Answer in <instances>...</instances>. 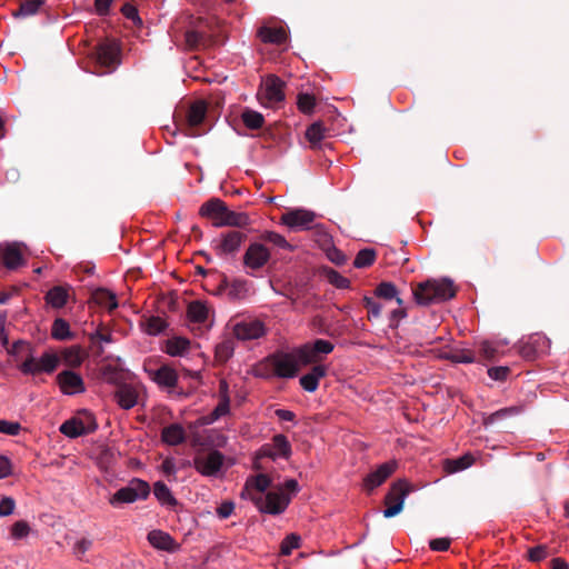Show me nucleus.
Wrapping results in <instances>:
<instances>
[{
    "label": "nucleus",
    "instance_id": "obj_46",
    "mask_svg": "<svg viewBox=\"0 0 569 569\" xmlns=\"http://www.w3.org/2000/svg\"><path fill=\"white\" fill-rule=\"evenodd\" d=\"M234 351V342L231 339H226L216 347V359L224 363L227 362L233 355Z\"/></svg>",
    "mask_w": 569,
    "mask_h": 569
},
{
    "label": "nucleus",
    "instance_id": "obj_47",
    "mask_svg": "<svg viewBox=\"0 0 569 569\" xmlns=\"http://www.w3.org/2000/svg\"><path fill=\"white\" fill-rule=\"evenodd\" d=\"M362 301H363L365 308L368 311V313H367L368 320L372 321V320L379 319L381 316L382 309L385 307L383 303L376 300L375 298H370V297H365Z\"/></svg>",
    "mask_w": 569,
    "mask_h": 569
},
{
    "label": "nucleus",
    "instance_id": "obj_42",
    "mask_svg": "<svg viewBox=\"0 0 569 569\" xmlns=\"http://www.w3.org/2000/svg\"><path fill=\"white\" fill-rule=\"evenodd\" d=\"M241 119H242L244 126L252 130L262 128V126L264 123L263 116L260 112L251 110V109H244L241 114Z\"/></svg>",
    "mask_w": 569,
    "mask_h": 569
},
{
    "label": "nucleus",
    "instance_id": "obj_40",
    "mask_svg": "<svg viewBox=\"0 0 569 569\" xmlns=\"http://www.w3.org/2000/svg\"><path fill=\"white\" fill-rule=\"evenodd\" d=\"M296 357L302 365L317 363L321 357L312 349L311 343H306L296 350Z\"/></svg>",
    "mask_w": 569,
    "mask_h": 569
},
{
    "label": "nucleus",
    "instance_id": "obj_17",
    "mask_svg": "<svg viewBox=\"0 0 569 569\" xmlns=\"http://www.w3.org/2000/svg\"><path fill=\"white\" fill-rule=\"evenodd\" d=\"M397 469L396 461H387L380 465L375 471L370 472L363 480L366 490L372 491L381 486Z\"/></svg>",
    "mask_w": 569,
    "mask_h": 569
},
{
    "label": "nucleus",
    "instance_id": "obj_59",
    "mask_svg": "<svg viewBox=\"0 0 569 569\" xmlns=\"http://www.w3.org/2000/svg\"><path fill=\"white\" fill-rule=\"evenodd\" d=\"M328 280L331 284L336 286L339 289L348 288L350 284L349 279L341 276L339 272H337L333 269H330L327 273Z\"/></svg>",
    "mask_w": 569,
    "mask_h": 569
},
{
    "label": "nucleus",
    "instance_id": "obj_50",
    "mask_svg": "<svg viewBox=\"0 0 569 569\" xmlns=\"http://www.w3.org/2000/svg\"><path fill=\"white\" fill-rule=\"evenodd\" d=\"M230 411V402L219 400L217 407L207 416L202 417L203 425H211Z\"/></svg>",
    "mask_w": 569,
    "mask_h": 569
},
{
    "label": "nucleus",
    "instance_id": "obj_64",
    "mask_svg": "<svg viewBox=\"0 0 569 569\" xmlns=\"http://www.w3.org/2000/svg\"><path fill=\"white\" fill-rule=\"evenodd\" d=\"M311 345L312 349L319 355V357L332 352L335 348L332 342L325 339H317Z\"/></svg>",
    "mask_w": 569,
    "mask_h": 569
},
{
    "label": "nucleus",
    "instance_id": "obj_11",
    "mask_svg": "<svg viewBox=\"0 0 569 569\" xmlns=\"http://www.w3.org/2000/svg\"><path fill=\"white\" fill-rule=\"evenodd\" d=\"M269 361L279 378H293L299 371L296 353H276L269 357Z\"/></svg>",
    "mask_w": 569,
    "mask_h": 569
},
{
    "label": "nucleus",
    "instance_id": "obj_27",
    "mask_svg": "<svg viewBox=\"0 0 569 569\" xmlns=\"http://www.w3.org/2000/svg\"><path fill=\"white\" fill-rule=\"evenodd\" d=\"M190 348V340L183 337H173L166 341L163 351L171 357H181Z\"/></svg>",
    "mask_w": 569,
    "mask_h": 569
},
{
    "label": "nucleus",
    "instance_id": "obj_34",
    "mask_svg": "<svg viewBox=\"0 0 569 569\" xmlns=\"http://www.w3.org/2000/svg\"><path fill=\"white\" fill-rule=\"evenodd\" d=\"M258 36L261 41L276 44H281L287 39L286 31L282 28L261 27Z\"/></svg>",
    "mask_w": 569,
    "mask_h": 569
},
{
    "label": "nucleus",
    "instance_id": "obj_5",
    "mask_svg": "<svg viewBox=\"0 0 569 569\" xmlns=\"http://www.w3.org/2000/svg\"><path fill=\"white\" fill-rule=\"evenodd\" d=\"M91 54L100 74L110 73L120 64V49L113 41L98 43Z\"/></svg>",
    "mask_w": 569,
    "mask_h": 569
},
{
    "label": "nucleus",
    "instance_id": "obj_23",
    "mask_svg": "<svg viewBox=\"0 0 569 569\" xmlns=\"http://www.w3.org/2000/svg\"><path fill=\"white\" fill-rule=\"evenodd\" d=\"M1 253V262L8 269H17L20 264H22V254L20 249L16 244H7L6 247H0Z\"/></svg>",
    "mask_w": 569,
    "mask_h": 569
},
{
    "label": "nucleus",
    "instance_id": "obj_7",
    "mask_svg": "<svg viewBox=\"0 0 569 569\" xmlns=\"http://www.w3.org/2000/svg\"><path fill=\"white\" fill-rule=\"evenodd\" d=\"M411 489V486L405 479L395 481L385 497L387 508L383 510V517L392 518L399 515L403 509L405 499Z\"/></svg>",
    "mask_w": 569,
    "mask_h": 569
},
{
    "label": "nucleus",
    "instance_id": "obj_21",
    "mask_svg": "<svg viewBox=\"0 0 569 569\" xmlns=\"http://www.w3.org/2000/svg\"><path fill=\"white\" fill-rule=\"evenodd\" d=\"M327 375V367L323 365H316L311 368L310 372L300 378V386L308 392H315L318 389L319 380Z\"/></svg>",
    "mask_w": 569,
    "mask_h": 569
},
{
    "label": "nucleus",
    "instance_id": "obj_29",
    "mask_svg": "<svg viewBox=\"0 0 569 569\" xmlns=\"http://www.w3.org/2000/svg\"><path fill=\"white\" fill-rule=\"evenodd\" d=\"M375 296L376 298L383 299L386 301L395 299L398 306L403 305V300L399 297L397 287L389 281L380 282L375 289Z\"/></svg>",
    "mask_w": 569,
    "mask_h": 569
},
{
    "label": "nucleus",
    "instance_id": "obj_25",
    "mask_svg": "<svg viewBox=\"0 0 569 569\" xmlns=\"http://www.w3.org/2000/svg\"><path fill=\"white\" fill-rule=\"evenodd\" d=\"M148 541L159 550L173 551L176 548L172 537L161 530L150 531L148 533Z\"/></svg>",
    "mask_w": 569,
    "mask_h": 569
},
{
    "label": "nucleus",
    "instance_id": "obj_30",
    "mask_svg": "<svg viewBox=\"0 0 569 569\" xmlns=\"http://www.w3.org/2000/svg\"><path fill=\"white\" fill-rule=\"evenodd\" d=\"M251 223L250 217L246 212H237L227 208L223 221L218 222L222 227L244 228Z\"/></svg>",
    "mask_w": 569,
    "mask_h": 569
},
{
    "label": "nucleus",
    "instance_id": "obj_36",
    "mask_svg": "<svg viewBox=\"0 0 569 569\" xmlns=\"http://www.w3.org/2000/svg\"><path fill=\"white\" fill-rule=\"evenodd\" d=\"M475 459L470 453H466L457 459L443 460V469L447 473H455L469 468Z\"/></svg>",
    "mask_w": 569,
    "mask_h": 569
},
{
    "label": "nucleus",
    "instance_id": "obj_26",
    "mask_svg": "<svg viewBox=\"0 0 569 569\" xmlns=\"http://www.w3.org/2000/svg\"><path fill=\"white\" fill-rule=\"evenodd\" d=\"M91 300L109 311L114 310L118 307L117 297L113 292L104 288H98L92 291Z\"/></svg>",
    "mask_w": 569,
    "mask_h": 569
},
{
    "label": "nucleus",
    "instance_id": "obj_1",
    "mask_svg": "<svg viewBox=\"0 0 569 569\" xmlns=\"http://www.w3.org/2000/svg\"><path fill=\"white\" fill-rule=\"evenodd\" d=\"M415 301L419 306H429L447 301L456 296L453 282L449 279H428L412 289Z\"/></svg>",
    "mask_w": 569,
    "mask_h": 569
},
{
    "label": "nucleus",
    "instance_id": "obj_41",
    "mask_svg": "<svg viewBox=\"0 0 569 569\" xmlns=\"http://www.w3.org/2000/svg\"><path fill=\"white\" fill-rule=\"evenodd\" d=\"M62 360L67 366L79 367L83 361V353L79 346L66 348L61 353Z\"/></svg>",
    "mask_w": 569,
    "mask_h": 569
},
{
    "label": "nucleus",
    "instance_id": "obj_45",
    "mask_svg": "<svg viewBox=\"0 0 569 569\" xmlns=\"http://www.w3.org/2000/svg\"><path fill=\"white\" fill-rule=\"evenodd\" d=\"M376 257L377 253L375 249L365 248L357 253L353 266L359 269L370 267L375 262Z\"/></svg>",
    "mask_w": 569,
    "mask_h": 569
},
{
    "label": "nucleus",
    "instance_id": "obj_12",
    "mask_svg": "<svg viewBox=\"0 0 569 569\" xmlns=\"http://www.w3.org/2000/svg\"><path fill=\"white\" fill-rule=\"evenodd\" d=\"M316 219V213L306 209L289 210L281 216V222L293 230L309 229Z\"/></svg>",
    "mask_w": 569,
    "mask_h": 569
},
{
    "label": "nucleus",
    "instance_id": "obj_24",
    "mask_svg": "<svg viewBox=\"0 0 569 569\" xmlns=\"http://www.w3.org/2000/svg\"><path fill=\"white\" fill-rule=\"evenodd\" d=\"M161 439L169 446H178L186 440V431L179 423L164 427L161 431Z\"/></svg>",
    "mask_w": 569,
    "mask_h": 569
},
{
    "label": "nucleus",
    "instance_id": "obj_16",
    "mask_svg": "<svg viewBox=\"0 0 569 569\" xmlns=\"http://www.w3.org/2000/svg\"><path fill=\"white\" fill-rule=\"evenodd\" d=\"M233 335L243 341L259 339L266 335V328L259 320L241 321L234 325Z\"/></svg>",
    "mask_w": 569,
    "mask_h": 569
},
{
    "label": "nucleus",
    "instance_id": "obj_61",
    "mask_svg": "<svg viewBox=\"0 0 569 569\" xmlns=\"http://www.w3.org/2000/svg\"><path fill=\"white\" fill-rule=\"evenodd\" d=\"M512 412V409H500L487 417L483 418V426L486 428L492 427L498 420L505 419L506 417L510 416Z\"/></svg>",
    "mask_w": 569,
    "mask_h": 569
},
{
    "label": "nucleus",
    "instance_id": "obj_43",
    "mask_svg": "<svg viewBox=\"0 0 569 569\" xmlns=\"http://www.w3.org/2000/svg\"><path fill=\"white\" fill-rule=\"evenodd\" d=\"M248 295V282L242 279L231 281L227 296L230 300H241Z\"/></svg>",
    "mask_w": 569,
    "mask_h": 569
},
{
    "label": "nucleus",
    "instance_id": "obj_31",
    "mask_svg": "<svg viewBox=\"0 0 569 569\" xmlns=\"http://www.w3.org/2000/svg\"><path fill=\"white\" fill-rule=\"evenodd\" d=\"M153 495L163 506L170 508H176L178 506V500L173 497L169 487L162 481H157L153 485Z\"/></svg>",
    "mask_w": 569,
    "mask_h": 569
},
{
    "label": "nucleus",
    "instance_id": "obj_28",
    "mask_svg": "<svg viewBox=\"0 0 569 569\" xmlns=\"http://www.w3.org/2000/svg\"><path fill=\"white\" fill-rule=\"evenodd\" d=\"M441 358L449 360L453 363H472L477 358L470 349H450L441 353Z\"/></svg>",
    "mask_w": 569,
    "mask_h": 569
},
{
    "label": "nucleus",
    "instance_id": "obj_57",
    "mask_svg": "<svg viewBox=\"0 0 569 569\" xmlns=\"http://www.w3.org/2000/svg\"><path fill=\"white\" fill-rule=\"evenodd\" d=\"M479 353L480 356L488 361L496 360L498 356L497 348L489 341L485 340L479 343Z\"/></svg>",
    "mask_w": 569,
    "mask_h": 569
},
{
    "label": "nucleus",
    "instance_id": "obj_32",
    "mask_svg": "<svg viewBox=\"0 0 569 569\" xmlns=\"http://www.w3.org/2000/svg\"><path fill=\"white\" fill-rule=\"evenodd\" d=\"M184 44L189 50H199L209 44V39L206 33L198 30H187L184 32Z\"/></svg>",
    "mask_w": 569,
    "mask_h": 569
},
{
    "label": "nucleus",
    "instance_id": "obj_10",
    "mask_svg": "<svg viewBox=\"0 0 569 569\" xmlns=\"http://www.w3.org/2000/svg\"><path fill=\"white\" fill-rule=\"evenodd\" d=\"M292 449L287 437L279 433L273 436L271 443H264L257 451V458H270L276 460L277 458L288 459L291 456Z\"/></svg>",
    "mask_w": 569,
    "mask_h": 569
},
{
    "label": "nucleus",
    "instance_id": "obj_51",
    "mask_svg": "<svg viewBox=\"0 0 569 569\" xmlns=\"http://www.w3.org/2000/svg\"><path fill=\"white\" fill-rule=\"evenodd\" d=\"M167 322L160 317H150L144 322V331L150 336H157L167 328Z\"/></svg>",
    "mask_w": 569,
    "mask_h": 569
},
{
    "label": "nucleus",
    "instance_id": "obj_6",
    "mask_svg": "<svg viewBox=\"0 0 569 569\" xmlns=\"http://www.w3.org/2000/svg\"><path fill=\"white\" fill-rule=\"evenodd\" d=\"M251 501L260 512L280 515L289 506L291 497L279 488V491H269L266 495H251Z\"/></svg>",
    "mask_w": 569,
    "mask_h": 569
},
{
    "label": "nucleus",
    "instance_id": "obj_20",
    "mask_svg": "<svg viewBox=\"0 0 569 569\" xmlns=\"http://www.w3.org/2000/svg\"><path fill=\"white\" fill-rule=\"evenodd\" d=\"M114 398L122 409L129 410L137 405L138 392L134 387L124 383L118 387Z\"/></svg>",
    "mask_w": 569,
    "mask_h": 569
},
{
    "label": "nucleus",
    "instance_id": "obj_53",
    "mask_svg": "<svg viewBox=\"0 0 569 569\" xmlns=\"http://www.w3.org/2000/svg\"><path fill=\"white\" fill-rule=\"evenodd\" d=\"M297 104L302 113L310 114L316 107V99L309 93H299Z\"/></svg>",
    "mask_w": 569,
    "mask_h": 569
},
{
    "label": "nucleus",
    "instance_id": "obj_63",
    "mask_svg": "<svg viewBox=\"0 0 569 569\" xmlns=\"http://www.w3.org/2000/svg\"><path fill=\"white\" fill-rule=\"evenodd\" d=\"M29 531H30V527H29L28 522L24 520H19L17 522H14L11 527V536L14 539H21V538L27 537Z\"/></svg>",
    "mask_w": 569,
    "mask_h": 569
},
{
    "label": "nucleus",
    "instance_id": "obj_35",
    "mask_svg": "<svg viewBox=\"0 0 569 569\" xmlns=\"http://www.w3.org/2000/svg\"><path fill=\"white\" fill-rule=\"evenodd\" d=\"M326 132L327 128L321 121H316L307 128L306 138L310 142L312 149H317L320 146L322 139L326 138Z\"/></svg>",
    "mask_w": 569,
    "mask_h": 569
},
{
    "label": "nucleus",
    "instance_id": "obj_19",
    "mask_svg": "<svg viewBox=\"0 0 569 569\" xmlns=\"http://www.w3.org/2000/svg\"><path fill=\"white\" fill-rule=\"evenodd\" d=\"M150 378L160 387L173 389L178 383V373L177 371L163 365L156 370H149Z\"/></svg>",
    "mask_w": 569,
    "mask_h": 569
},
{
    "label": "nucleus",
    "instance_id": "obj_8",
    "mask_svg": "<svg viewBox=\"0 0 569 569\" xmlns=\"http://www.w3.org/2000/svg\"><path fill=\"white\" fill-rule=\"evenodd\" d=\"M224 456L218 450L197 455L193 458L194 469L204 477H217L223 466Z\"/></svg>",
    "mask_w": 569,
    "mask_h": 569
},
{
    "label": "nucleus",
    "instance_id": "obj_39",
    "mask_svg": "<svg viewBox=\"0 0 569 569\" xmlns=\"http://www.w3.org/2000/svg\"><path fill=\"white\" fill-rule=\"evenodd\" d=\"M209 309L201 301H192L188 306V317L190 321L197 323H203L208 319Z\"/></svg>",
    "mask_w": 569,
    "mask_h": 569
},
{
    "label": "nucleus",
    "instance_id": "obj_44",
    "mask_svg": "<svg viewBox=\"0 0 569 569\" xmlns=\"http://www.w3.org/2000/svg\"><path fill=\"white\" fill-rule=\"evenodd\" d=\"M540 341H542V343L549 342L546 337H542V336L532 337L529 342L523 343L520 347V350H519L520 355L526 359H533L538 353L537 346L540 343Z\"/></svg>",
    "mask_w": 569,
    "mask_h": 569
},
{
    "label": "nucleus",
    "instance_id": "obj_62",
    "mask_svg": "<svg viewBox=\"0 0 569 569\" xmlns=\"http://www.w3.org/2000/svg\"><path fill=\"white\" fill-rule=\"evenodd\" d=\"M512 412V409H500L487 417L483 418V426L486 428L492 427L498 420L505 419L506 417L510 416Z\"/></svg>",
    "mask_w": 569,
    "mask_h": 569
},
{
    "label": "nucleus",
    "instance_id": "obj_55",
    "mask_svg": "<svg viewBox=\"0 0 569 569\" xmlns=\"http://www.w3.org/2000/svg\"><path fill=\"white\" fill-rule=\"evenodd\" d=\"M261 239L264 241H268L276 247H279L281 249H289L291 250V244L286 240V238L277 232L273 231H267L261 236Z\"/></svg>",
    "mask_w": 569,
    "mask_h": 569
},
{
    "label": "nucleus",
    "instance_id": "obj_2",
    "mask_svg": "<svg viewBox=\"0 0 569 569\" xmlns=\"http://www.w3.org/2000/svg\"><path fill=\"white\" fill-rule=\"evenodd\" d=\"M222 99H217L213 101L206 100H196L193 101L184 119L186 133L189 137H199L206 132L200 127L204 123L207 119V113L210 107L214 106L216 108H220L222 104Z\"/></svg>",
    "mask_w": 569,
    "mask_h": 569
},
{
    "label": "nucleus",
    "instance_id": "obj_13",
    "mask_svg": "<svg viewBox=\"0 0 569 569\" xmlns=\"http://www.w3.org/2000/svg\"><path fill=\"white\" fill-rule=\"evenodd\" d=\"M270 259V251L260 242L251 243L244 254L243 264L252 270L261 269Z\"/></svg>",
    "mask_w": 569,
    "mask_h": 569
},
{
    "label": "nucleus",
    "instance_id": "obj_15",
    "mask_svg": "<svg viewBox=\"0 0 569 569\" xmlns=\"http://www.w3.org/2000/svg\"><path fill=\"white\" fill-rule=\"evenodd\" d=\"M58 385L64 395H76L86 391L81 376L71 370H63L57 376Z\"/></svg>",
    "mask_w": 569,
    "mask_h": 569
},
{
    "label": "nucleus",
    "instance_id": "obj_4",
    "mask_svg": "<svg viewBox=\"0 0 569 569\" xmlns=\"http://www.w3.org/2000/svg\"><path fill=\"white\" fill-rule=\"evenodd\" d=\"M247 240V233L240 230H228L221 232L212 240V249L220 258H234Z\"/></svg>",
    "mask_w": 569,
    "mask_h": 569
},
{
    "label": "nucleus",
    "instance_id": "obj_48",
    "mask_svg": "<svg viewBox=\"0 0 569 569\" xmlns=\"http://www.w3.org/2000/svg\"><path fill=\"white\" fill-rule=\"evenodd\" d=\"M230 411V402L219 400L217 407L207 416L202 417L203 425H211Z\"/></svg>",
    "mask_w": 569,
    "mask_h": 569
},
{
    "label": "nucleus",
    "instance_id": "obj_56",
    "mask_svg": "<svg viewBox=\"0 0 569 569\" xmlns=\"http://www.w3.org/2000/svg\"><path fill=\"white\" fill-rule=\"evenodd\" d=\"M528 559L532 562H539L543 559H546L550 555V549L546 545H539L532 548H529L528 551Z\"/></svg>",
    "mask_w": 569,
    "mask_h": 569
},
{
    "label": "nucleus",
    "instance_id": "obj_49",
    "mask_svg": "<svg viewBox=\"0 0 569 569\" xmlns=\"http://www.w3.org/2000/svg\"><path fill=\"white\" fill-rule=\"evenodd\" d=\"M230 411V402L219 400L217 407L207 416L202 417L203 425H211Z\"/></svg>",
    "mask_w": 569,
    "mask_h": 569
},
{
    "label": "nucleus",
    "instance_id": "obj_14",
    "mask_svg": "<svg viewBox=\"0 0 569 569\" xmlns=\"http://www.w3.org/2000/svg\"><path fill=\"white\" fill-rule=\"evenodd\" d=\"M227 208L228 206L221 199L211 198L201 204L199 214L210 219L213 227L221 228L222 224H218V222L223 221Z\"/></svg>",
    "mask_w": 569,
    "mask_h": 569
},
{
    "label": "nucleus",
    "instance_id": "obj_33",
    "mask_svg": "<svg viewBox=\"0 0 569 569\" xmlns=\"http://www.w3.org/2000/svg\"><path fill=\"white\" fill-rule=\"evenodd\" d=\"M51 337L58 341L72 340L74 333L70 330V326L67 320L57 318L51 326Z\"/></svg>",
    "mask_w": 569,
    "mask_h": 569
},
{
    "label": "nucleus",
    "instance_id": "obj_58",
    "mask_svg": "<svg viewBox=\"0 0 569 569\" xmlns=\"http://www.w3.org/2000/svg\"><path fill=\"white\" fill-rule=\"evenodd\" d=\"M78 418H80V421L83 423L86 435L96 431V429L98 428L96 418L89 411L83 410L82 412L79 413Z\"/></svg>",
    "mask_w": 569,
    "mask_h": 569
},
{
    "label": "nucleus",
    "instance_id": "obj_18",
    "mask_svg": "<svg viewBox=\"0 0 569 569\" xmlns=\"http://www.w3.org/2000/svg\"><path fill=\"white\" fill-rule=\"evenodd\" d=\"M284 82L274 74H269L262 82V90L269 103H278L284 100Z\"/></svg>",
    "mask_w": 569,
    "mask_h": 569
},
{
    "label": "nucleus",
    "instance_id": "obj_52",
    "mask_svg": "<svg viewBox=\"0 0 569 569\" xmlns=\"http://www.w3.org/2000/svg\"><path fill=\"white\" fill-rule=\"evenodd\" d=\"M42 4H43L42 0H24L23 2H21L16 16L17 17H29V16L36 14Z\"/></svg>",
    "mask_w": 569,
    "mask_h": 569
},
{
    "label": "nucleus",
    "instance_id": "obj_37",
    "mask_svg": "<svg viewBox=\"0 0 569 569\" xmlns=\"http://www.w3.org/2000/svg\"><path fill=\"white\" fill-rule=\"evenodd\" d=\"M68 298V288L62 286L51 288L46 295L47 302L53 308H62L67 303Z\"/></svg>",
    "mask_w": 569,
    "mask_h": 569
},
{
    "label": "nucleus",
    "instance_id": "obj_38",
    "mask_svg": "<svg viewBox=\"0 0 569 569\" xmlns=\"http://www.w3.org/2000/svg\"><path fill=\"white\" fill-rule=\"evenodd\" d=\"M60 432L69 438H78L80 436L86 435V430L83 423L80 421V418L73 417L69 420H66L59 428Z\"/></svg>",
    "mask_w": 569,
    "mask_h": 569
},
{
    "label": "nucleus",
    "instance_id": "obj_3",
    "mask_svg": "<svg viewBox=\"0 0 569 569\" xmlns=\"http://www.w3.org/2000/svg\"><path fill=\"white\" fill-rule=\"evenodd\" d=\"M150 486L147 481L132 478L126 487L117 490L109 499V503L119 507L123 503H132L137 500H146L150 495Z\"/></svg>",
    "mask_w": 569,
    "mask_h": 569
},
{
    "label": "nucleus",
    "instance_id": "obj_54",
    "mask_svg": "<svg viewBox=\"0 0 569 569\" xmlns=\"http://www.w3.org/2000/svg\"><path fill=\"white\" fill-rule=\"evenodd\" d=\"M300 536L296 533L288 535L280 545V551L283 556H289L293 549L300 546Z\"/></svg>",
    "mask_w": 569,
    "mask_h": 569
},
{
    "label": "nucleus",
    "instance_id": "obj_60",
    "mask_svg": "<svg viewBox=\"0 0 569 569\" xmlns=\"http://www.w3.org/2000/svg\"><path fill=\"white\" fill-rule=\"evenodd\" d=\"M121 12L127 19L131 20L134 24H142V20L139 17L138 9L132 3H124L121 8Z\"/></svg>",
    "mask_w": 569,
    "mask_h": 569
},
{
    "label": "nucleus",
    "instance_id": "obj_22",
    "mask_svg": "<svg viewBox=\"0 0 569 569\" xmlns=\"http://www.w3.org/2000/svg\"><path fill=\"white\" fill-rule=\"evenodd\" d=\"M271 478L266 473L251 476L246 481L244 491L248 492L250 498L251 495H263L264 491L271 486Z\"/></svg>",
    "mask_w": 569,
    "mask_h": 569
},
{
    "label": "nucleus",
    "instance_id": "obj_9",
    "mask_svg": "<svg viewBox=\"0 0 569 569\" xmlns=\"http://www.w3.org/2000/svg\"><path fill=\"white\" fill-rule=\"evenodd\" d=\"M59 363V358L56 353L46 352L39 360L32 356L28 357L21 365L20 370L24 375H38L40 372L51 373L56 370Z\"/></svg>",
    "mask_w": 569,
    "mask_h": 569
}]
</instances>
